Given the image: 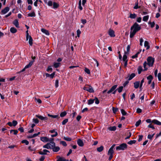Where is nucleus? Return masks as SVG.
Returning <instances> with one entry per match:
<instances>
[{
    "instance_id": "9d476101",
    "label": "nucleus",
    "mask_w": 161,
    "mask_h": 161,
    "mask_svg": "<svg viewBox=\"0 0 161 161\" xmlns=\"http://www.w3.org/2000/svg\"><path fill=\"white\" fill-rule=\"evenodd\" d=\"M33 63L34 61H31L28 64L25 66L24 68L23 69L21 70H25L26 69L30 68L33 64Z\"/></svg>"
},
{
    "instance_id": "423d86ee",
    "label": "nucleus",
    "mask_w": 161,
    "mask_h": 161,
    "mask_svg": "<svg viewBox=\"0 0 161 161\" xmlns=\"http://www.w3.org/2000/svg\"><path fill=\"white\" fill-rule=\"evenodd\" d=\"M9 7H6L4 9L2 10L0 14H5L9 11Z\"/></svg>"
},
{
    "instance_id": "393cba45",
    "label": "nucleus",
    "mask_w": 161,
    "mask_h": 161,
    "mask_svg": "<svg viewBox=\"0 0 161 161\" xmlns=\"http://www.w3.org/2000/svg\"><path fill=\"white\" fill-rule=\"evenodd\" d=\"M48 116L51 117L53 118H60V117L58 115H52L49 114H47Z\"/></svg>"
},
{
    "instance_id": "f03ea898",
    "label": "nucleus",
    "mask_w": 161,
    "mask_h": 161,
    "mask_svg": "<svg viewBox=\"0 0 161 161\" xmlns=\"http://www.w3.org/2000/svg\"><path fill=\"white\" fill-rule=\"evenodd\" d=\"M141 29V26L136 22L130 28V30L137 32Z\"/></svg>"
},
{
    "instance_id": "774afa93",
    "label": "nucleus",
    "mask_w": 161,
    "mask_h": 161,
    "mask_svg": "<svg viewBox=\"0 0 161 161\" xmlns=\"http://www.w3.org/2000/svg\"><path fill=\"white\" fill-rule=\"evenodd\" d=\"M45 158V157L44 156H41L39 160L40 161H43Z\"/></svg>"
},
{
    "instance_id": "338daca9",
    "label": "nucleus",
    "mask_w": 161,
    "mask_h": 161,
    "mask_svg": "<svg viewBox=\"0 0 161 161\" xmlns=\"http://www.w3.org/2000/svg\"><path fill=\"white\" fill-rule=\"evenodd\" d=\"M135 96L134 94V93H133L131 94V95H130V99L131 100H133L135 97Z\"/></svg>"
},
{
    "instance_id": "58836bf2",
    "label": "nucleus",
    "mask_w": 161,
    "mask_h": 161,
    "mask_svg": "<svg viewBox=\"0 0 161 161\" xmlns=\"http://www.w3.org/2000/svg\"><path fill=\"white\" fill-rule=\"evenodd\" d=\"M123 88V86H120L118 88H117L116 89L119 93H120L122 92Z\"/></svg>"
},
{
    "instance_id": "ea45409f",
    "label": "nucleus",
    "mask_w": 161,
    "mask_h": 161,
    "mask_svg": "<svg viewBox=\"0 0 161 161\" xmlns=\"http://www.w3.org/2000/svg\"><path fill=\"white\" fill-rule=\"evenodd\" d=\"M67 114V113L65 111H64L61 112L60 114V116L61 117H64Z\"/></svg>"
},
{
    "instance_id": "cd10ccee",
    "label": "nucleus",
    "mask_w": 161,
    "mask_h": 161,
    "mask_svg": "<svg viewBox=\"0 0 161 161\" xmlns=\"http://www.w3.org/2000/svg\"><path fill=\"white\" fill-rule=\"evenodd\" d=\"M53 151L54 152H58L60 149V147H54L53 148Z\"/></svg>"
},
{
    "instance_id": "2eb2a0df",
    "label": "nucleus",
    "mask_w": 161,
    "mask_h": 161,
    "mask_svg": "<svg viewBox=\"0 0 161 161\" xmlns=\"http://www.w3.org/2000/svg\"><path fill=\"white\" fill-rule=\"evenodd\" d=\"M36 116L42 120H47V117H44L41 115H36Z\"/></svg>"
},
{
    "instance_id": "c03bdc74",
    "label": "nucleus",
    "mask_w": 161,
    "mask_h": 161,
    "mask_svg": "<svg viewBox=\"0 0 161 161\" xmlns=\"http://www.w3.org/2000/svg\"><path fill=\"white\" fill-rule=\"evenodd\" d=\"M68 119H65L62 122V125H65L68 122Z\"/></svg>"
},
{
    "instance_id": "a18cd8bd",
    "label": "nucleus",
    "mask_w": 161,
    "mask_h": 161,
    "mask_svg": "<svg viewBox=\"0 0 161 161\" xmlns=\"http://www.w3.org/2000/svg\"><path fill=\"white\" fill-rule=\"evenodd\" d=\"M13 132H14V135H16L18 133V131L17 130H10V133H11Z\"/></svg>"
},
{
    "instance_id": "e2e57ef3",
    "label": "nucleus",
    "mask_w": 161,
    "mask_h": 161,
    "mask_svg": "<svg viewBox=\"0 0 161 161\" xmlns=\"http://www.w3.org/2000/svg\"><path fill=\"white\" fill-rule=\"evenodd\" d=\"M58 80H56L55 82V86L56 87H58Z\"/></svg>"
},
{
    "instance_id": "20e7f679",
    "label": "nucleus",
    "mask_w": 161,
    "mask_h": 161,
    "mask_svg": "<svg viewBox=\"0 0 161 161\" xmlns=\"http://www.w3.org/2000/svg\"><path fill=\"white\" fill-rule=\"evenodd\" d=\"M83 89L84 90L87 91L90 93H93L94 92L92 87L89 85H86L84 87Z\"/></svg>"
},
{
    "instance_id": "f257e3e1",
    "label": "nucleus",
    "mask_w": 161,
    "mask_h": 161,
    "mask_svg": "<svg viewBox=\"0 0 161 161\" xmlns=\"http://www.w3.org/2000/svg\"><path fill=\"white\" fill-rule=\"evenodd\" d=\"M155 61V59L151 56L148 57L147 58V62L145 61L143 64L144 69L143 70H147L148 69V68L153 66Z\"/></svg>"
},
{
    "instance_id": "1a4fd4ad",
    "label": "nucleus",
    "mask_w": 161,
    "mask_h": 161,
    "mask_svg": "<svg viewBox=\"0 0 161 161\" xmlns=\"http://www.w3.org/2000/svg\"><path fill=\"white\" fill-rule=\"evenodd\" d=\"M117 87V85H115L113 86L111 89L107 92V93L108 94H109L113 92L115 90V89H116Z\"/></svg>"
},
{
    "instance_id": "72a5a7b5",
    "label": "nucleus",
    "mask_w": 161,
    "mask_h": 161,
    "mask_svg": "<svg viewBox=\"0 0 161 161\" xmlns=\"http://www.w3.org/2000/svg\"><path fill=\"white\" fill-rule=\"evenodd\" d=\"M104 147L103 146H101L100 147H98L97 148V151L99 152H102L103 150Z\"/></svg>"
},
{
    "instance_id": "864d4df0",
    "label": "nucleus",
    "mask_w": 161,
    "mask_h": 161,
    "mask_svg": "<svg viewBox=\"0 0 161 161\" xmlns=\"http://www.w3.org/2000/svg\"><path fill=\"white\" fill-rule=\"evenodd\" d=\"M60 143L64 146H66L67 145L66 142H65L63 141H60Z\"/></svg>"
},
{
    "instance_id": "5701e85b",
    "label": "nucleus",
    "mask_w": 161,
    "mask_h": 161,
    "mask_svg": "<svg viewBox=\"0 0 161 161\" xmlns=\"http://www.w3.org/2000/svg\"><path fill=\"white\" fill-rule=\"evenodd\" d=\"M36 16V14L34 11H32L31 13L28 14L27 17H34Z\"/></svg>"
},
{
    "instance_id": "412c9836",
    "label": "nucleus",
    "mask_w": 161,
    "mask_h": 161,
    "mask_svg": "<svg viewBox=\"0 0 161 161\" xmlns=\"http://www.w3.org/2000/svg\"><path fill=\"white\" fill-rule=\"evenodd\" d=\"M152 122L158 125H161V122L157 120H153L152 121Z\"/></svg>"
},
{
    "instance_id": "4d7b16f0",
    "label": "nucleus",
    "mask_w": 161,
    "mask_h": 161,
    "mask_svg": "<svg viewBox=\"0 0 161 161\" xmlns=\"http://www.w3.org/2000/svg\"><path fill=\"white\" fill-rule=\"evenodd\" d=\"M33 121L35 124H37L39 122V120L37 119H33Z\"/></svg>"
},
{
    "instance_id": "473e14b6",
    "label": "nucleus",
    "mask_w": 161,
    "mask_h": 161,
    "mask_svg": "<svg viewBox=\"0 0 161 161\" xmlns=\"http://www.w3.org/2000/svg\"><path fill=\"white\" fill-rule=\"evenodd\" d=\"M95 100V99H90L88 101V102L87 103L88 104V105H91V104H93L94 103Z\"/></svg>"
},
{
    "instance_id": "7ed1b4c3",
    "label": "nucleus",
    "mask_w": 161,
    "mask_h": 161,
    "mask_svg": "<svg viewBox=\"0 0 161 161\" xmlns=\"http://www.w3.org/2000/svg\"><path fill=\"white\" fill-rule=\"evenodd\" d=\"M127 146L126 143H123L119 146L116 147V150H124L127 148Z\"/></svg>"
},
{
    "instance_id": "37998d69",
    "label": "nucleus",
    "mask_w": 161,
    "mask_h": 161,
    "mask_svg": "<svg viewBox=\"0 0 161 161\" xmlns=\"http://www.w3.org/2000/svg\"><path fill=\"white\" fill-rule=\"evenodd\" d=\"M109 130L111 131H114L116 130V127L115 126L109 127Z\"/></svg>"
},
{
    "instance_id": "2f4dec72",
    "label": "nucleus",
    "mask_w": 161,
    "mask_h": 161,
    "mask_svg": "<svg viewBox=\"0 0 161 161\" xmlns=\"http://www.w3.org/2000/svg\"><path fill=\"white\" fill-rule=\"evenodd\" d=\"M138 1H137L135 3V6L133 8L134 9H136L140 8V7L138 5Z\"/></svg>"
},
{
    "instance_id": "6e6d98bb",
    "label": "nucleus",
    "mask_w": 161,
    "mask_h": 161,
    "mask_svg": "<svg viewBox=\"0 0 161 161\" xmlns=\"http://www.w3.org/2000/svg\"><path fill=\"white\" fill-rule=\"evenodd\" d=\"M43 147V148H46L47 149H50V148H49V146L48 143H47L46 144L44 145Z\"/></svg>"
},
{
    "instance_id": "5fc2aeb1",
    "label": "nucleus",
    "mask_w": 161,
    "mask_h": 161,
    "mask_svg": "<svg viewBox=\"0 0 161 161\" xmlns=\"http://www.w3.org/2000/svg\"><path fill=\"white\" fill-rule=\"evenodd\" d=\"M147 79L148 80H152L153 79V77L152 75H150L147 77Z\"/></svg>"
},
{
    "instance_id": "09e8293b",
    "label": "nucleus",
    "mask_w": 161,
    "mask_h": 161,
    "mask_svg": "<svg viewBox=\"0 0 161 161\" xmlns=\"http://www.w3.org/2000/svg\"><path fill=\"white\" fill-rule=\"evenodd\" d=\"M121 112L122 114L124 116L126 115L127 114V113L123 109L121 110Z\"/></svg>"
},
{
    "instance_id": "c85d7f7f",
    "label": "nucleus",
    "mask_w": 161,
    "mask_h": 161,
    "mask_svg": "<svg viewBox=\"0 0 161 161\" xmlns=\"http://www.w3.org/2000/svg\"><path fill=\"white\" fill-rule=\"evenodd\" d=\"M29 43L30 46H31L33 44V39L32 37L31 36H30L29 37Z\"/></svg>"
},
{
    "instance_id": "6e6552de",
    "label": "nucleus",
    "mask_w": 161,
    "mask_h": 161,
    "mask_svg": "<svg viewBox=\"0 0 161 161\" xmlns=\"http://www.w3.org/2000/svg\"><path fill=\"white\" fill-rule=\"evenodd\" d=\"M55 75V72H53L51 74H48V73H46L44 75H46V77H48L50 79H53Z\"/></svg>"
},
{
    "instance_id": "f3484780",
    "label": "nucleus",
    "mask_w": 161,
    "mask_h": 161,
    "mask_svg": "<svg viewBox=\"0 0 161 161\" xmlns=\"http://www.w3.org/2000/svg\"><path fill=\"white\" fill-rule=\"evenodd\" d=\"M41 31L42 33L45 34L47 35H49V31L44 28H42L41 29Z\"/></svg>"
},
{
    "instance_id": "052dcab7",
    "label": "nucleus",
    "mask_w": 161,
    "mask_h": 161,
    "mask_svg": "<svg viewBox=\"0 0 161 161\" xmlns=\"http://www.w3.org/2000/svg\"><path fill=\"white\" fill-rule=\"evenodd\" d=\"M95 99V103L96 104H98L99 103V101L97 97H95V98L94 99Z\"/></svg>"
},
{
    "instance_id": "a19ab883",
    "label": "nucleus",
    "mask_w": 161,
    "mask_h": 161,
    "mask_svg": "<svg viewBox=\"0 0 161 161\" xmlns=\"http://www.w3.org/2000/svg\"><path fill=\"white\" fill-rule=\"evenodd\" d=\"M155 135V133H153L152 135L148 134L147 136V138L150 140H152Z\"/></svg>"
},
{
    "instance_id": "0e129e2a",
    "label": "nucleus",
    "mask_w": 161,
    "mask_h": 161,
    "mask_svg": "<svg viewBox=\"0 0 161 161\" xmlns=\"http://www.w3.org/2000/svg\"><path fill=\"white\" fill-rule=\"evenodd\" d=\"M81 23L85 25L86 23V19H81Z\"/></svg>"
},
{
    "instance_id": "dca6fc26",
    "label": "nucleus",
    "mask_w": 161,
    "mask_h": 161,
    "mask_svg": "<svg viewBox=\"0 0 161 161\" xmlns=\"http://www.w3.org/2000/svg\"><path fill=\"white\" fill-rule=\"evenodd\" d=\"M53 8L55 9H56L59 6V4L55 2H54L53 3Z\"/></svg>"
},
{
    "instance_id": "9b49d317",
    "label": "nucleus",
    "mask_w": 161,
    "mask_h": 161,
    "mask_svg": "<svg viewBox=\"0 0 161 161\" xmlns=\"http://www.w3.org/2000/svg\"><path fill=\"white\" fill-rule=\"evenodd\" d=\"M108 34L111 37H114L115 36L114 31L113 30L109 29L108 30Z\"/></svg>"
},
{
    "instance_id": "a878e982",
    "label": "nucleus",
    "mask_w": 161,
    "mask_h": 161,
    "mask_svg": "<svg viewBox=\"0 0 161 161\" xmlns=\"http://www.w3.org/2000/svg\"><path fill=\"white\" fill-rule=\"evenodd\" d=\"M136 33V32H135L133 31L132 30H130V38L133 37Z\"/></svg>"
},
{
    "instance_id": "bf43d9fd",
    "label": "nucleus",
    "mask_w": 161,
    "mask_h": 161,
    "mask_svg": "<svg viewBox=\"0 0 161 161\" xmlns=\"http://www.w3.org/2000/svg\"><path fill=\"white\" fill-rule=\"evenodd\" d=\"M81 33V31L79 29H78L77 31V36L78 37H80V34Z\"/></svg>"
},
{
    "instance_id": "680f3d73",
    "label": "nucleus",
    "mask_w": 161,
    "mask_h": 161,
    "mask_svg": "<svg viewBox=\"0 0 161 161\" xmlns=\"http://www.w3.org/2000/svg\"><path fill=\"white\" fill-rule=\"evenodd\" d=\"M143 42H144L143 39V38H141L140 40V45L141 46H142V43Z\"/></svg>"
},
{
    "instance_id": "c9c22d12",
    "label": "nucleus",
    "mask_w": 161,
    "mask_h": 161,
    "mask_svg": "<svg viewBox=\"0 0 161 161\" xmlns=\"http://www.w3.org/2000/svg\"><path fill=\"white\" fill-rule=\"evenodd\" d=\"M136 141L135 140H131L127 142V144L129 145H132L134 144H135L136 142Z\"/></svg>"
},
{
    "instance_id": "0eeeda50",
    "label": "nucleus",
    "mask_w": 161,
    "mask_h": 161,
    "mask_svg": "<svg viewBox=\"0 0 161 161\" xmlns=\"http://www.w3.org/2000/svg\"><path fill=\"white\" fill-rule=\"evenodd\" d=\"M41 140L43 142H46L49 141H51L53 140V139L52 138L51 140H49V139L47 137H42L40 138Z\"/></svg>"
},
{
    "instance_id": "4468645a",
    "label": "nucleus",
    "mask_w": 161,
    "mask_h": 161,
    "mask_svg": "<svg viewBox=\"0 0 161 161\" xmlns=\"http://www.w3.org/2000/svg\"><path fill=\"white\" fill-rule=\"evenodd\" d=\"M13 24L16 26V27L19 28V23L18 19H16L13 22Z\"/></svg>"
},
{
    "instance_id": "13d9d810",
    "label": "nucleus",
    "mask_w": 161,
    "mask_h": 161,
    "mask_svg": "<svg viewBox=\"0 0 161 161\" xmlns=\"http://www.w3.org/2000/svg\"><path fill=\"white\" fill-rule=\"evenodd\" d=\"M158 80L161 81V73H158Z\"/></svg>"
},
{
    "instance_id": "bb28decb",
    "label": "nucleus",
    "mask_w": 161,
    "mask_h": 161,
    "mask_svg": "<svg viewBox=\"0 0 161 161\" xmlns=\"http://www.w3.org/2000/svg\"><path fill=\"white\" fill-rule=\"evenodd\" d=\"M114 153V151L113 149L109 148V149L108 152V155L113 156V154Z\"/></svg>"
},
{
    "instance_id": "a211bd4d",
    "label": "nucleus",
    "mask_w": 161,
    "mask_h": 161,
    "mask_svg": "<svg viewBox=\"0 0 161 161\" xmlns=\"http://www.w3.org/2000/svg\"><path fill=\"white\" fill-rule=\"evenodd\" d=\"M77 142L78 145L80 147H82L84 145V143L80 139L78 140Z\"/></svg>"
},
{
    "instance_id": "ddd939ff",
    "label": "nucleus",
    "mask_w": 161,
    "mask_h": 161,
    "mask_svg": "<svg viewBox=\"0 0 161 161\" xmlns=\"http://www.w3.org/2000/svg\"><path fill=\"white\" fill-rule=\"evenodd\" d=\"M47 153H49V151L47 149H44L42 151H39L38 153L41 155L47 154Z\"/></svg>"
},
{
    "instance_id": "79ce46f5",
    "label": "nucleus",
    "mask_w": 161,
    "mask_h": 161,
    "mask_svg": "<svg viewBox=\"0 0 161 161\" xmlns=\"http://www.w3.org/2000/svg\"><path fill=\"white\" fill-rule=\"evenodd\" d=\"M141 123V121L140 119L139 120L137 121L135 124V126L136 127H138L139 125Z\"/></svg>"
},
{
    "instance_id": "de8ad7c7",
    "label": "nucleus",
    "mask_w": 161,
    "mask_h": 161,
    "mask_svg": "<svg viewBox=\"0 0 161 161\" xmlns=\"http://www.w3.org/2000/svg\"><path fill=\"white\" fill-rule=\"evenodd\" d=\"M21 143H25L26 145H28L29 143L28 141L26 140H24L22 141Z\"/></svg>"
},
{
    "instance_id": "b1692460",
    "label": "nucleus",
    "mask_w": 161,
    "mask_h": 161,
    "mask_svg": "<svg viewBox=\"0 0 161 161\" xmlns=\"http://www.w3.org/2000/svg\"><path fill=\"white\" fill-rule=\"evenodd\" d=\"M10 31L12 33H14L17 32V29L14 27H12L10 28Z\"/></svg>"
},
{
    "instance_id": "aec40b11",
    "label": "nucleus",
    "mask_w": 161,
    "mask_h": 161,
    "mask_svg": "<svg viewBox=\"0 0 161 161\" xmlns=\"http://www.w3.org/2000/svg\"><path fill=\"white\" fill-rule=\"evenodd\" d=\"M144 46L145 47H146V49L148 50L150 48V46L148 42L145 41L144 42Z\"/></svg>"
},
{
    "instance_id": "8fccbe9b",
    "label": "nucleus",
    "mask_w": 161,
    "mask_h": 161,
    "mask_svg": "<svg viewBox=\"0 0 161 161\" xmlns=\"http://www.w3.org/2000/svg\"><path fill=\"white\" fill-rule=\"evenodd\" d=\"M112 110L113 113L115 114V113L118 110V108L113 107L112 108Z\"/></svg>"
},
{
    "instance_id": "4be33fe9",
    "label": "nucleus",
    "mask_w": 161,
    "mask_h": 161,
    "mask_svg": "<svg viewBox=\"0 0 161 161\" xmlns=\"http://www.w3.org/2000/svg\"><path fill=\"white\" fill-rule=\"evenodd\" d=\"M134 87L136 89L138 88L140 85V81H136L134 83Z\"/></svg>"
},
{
    "instance_id": "4c0bfd02",
    "label": "nucleus",
    "mask_w": 161,
    "mask_h": 161,
    "mask_svg": "<svg viewBox=\"0 0 161 161\" xmlns=\"http://www.w3.org/2000/svg\"><path fill=\"white\" fill-rule=\"evenodd\" d=\"M81 1L80 0L78 2V5H79L78 8H79V9L80 10H82L83 9V8H82V7L81 6Z\"/></svg>"
},
{
    "instance_id": "7c9ffc66",
    "label": "nucleus",
    "mask_w": 161,
    "mask_h": 161,
    "mask_svg": "<svg viewBox=\"0 0 161 161\" xmlns=\"http://www.w3.org/2000/svg\"><path fill=\"white\" fill-rule=\"evenodd\" d=\"M148 24L149 25H150V27L152 28H153L155 25V23L154 21L151 22V21H149L148 23Z\"/></svg>"
},
{
    "instance_id": "69168bd1",
    "label": "nucleus",
    "mask_w": 161,
    "mask_h": 161,
    "mask_svg": "<svg viewBox=\"0 0 161 161\" xmlns=\"http://www.w3.org/2000/svg\"><path fill=\"white\" fill-rule=\"evenodd\" d=\"M139 138L138 139V142H140L141 141L143 138V136L142 135H139Z\"/></svg>"
},
{
    "instance_id": "603ef678",
    "label": "nucleus",
    "mask_w": 161,
    "mask_h": 161,
    "mask_svg": "<svg viewBox=\"0 0 161 161\" xmlns=\"http://www.w3.org/2000/svg\"><path fill=\"white\" fill-rule=\"evenodd\" d=\"M12 123L13 126H16L18 124L17 122L16 121L14 120L13 121Z\"/></svg>"
},
{
    "instance_id": "e433bc0d",
    "label": "nucleus",
    "mask_w": 161,
    "mask_h": 161,
    "mask_svg": "<svg viewBox=\"0 0 161 161\" xmlns=\"http://www.w3.org/2000/svg\"><path fill=\"white\" fill-rule=\"evenodd\" d=\"M135 76V73H132L131 74L128 78L129 80H131L132 78H133Z\"/></svg>"
},
{
    "instance_id": "f704fd0d",
    "label": "nucleus",
    "mask_w": 161,
    "mask_h": 161,
    "mask_svg": "<svg viewBox=\"0 0 161 161\" xmlns=\"http://www.w3.org/2000/svg\"><path fill=\"white\" fill-rule=\"evenodd\" d=\"M149 17V16L148 15L144 16L142 20L144 21L147 22L148 19Z\"/></svg>"
},
{
    "instance_id": "49530a36",
    "label": "nucleus",
    "mask_w": 161,
    "mask_h": 161,
    "mask_svg": "<svg viewBox=\"0 0 161 161\" xmlns=\"http://www.w3.org/2000/svg\"><path fill=\"white\" fill-rule=\"evenodd\" d=\"M53 3L52 1L51 0L49 1L47 3V5L50 7L52 6H53Z\"/></svg>"
},
{
    "instance_id": "6ab92c4d",
    "label": "nucleus",
    "mask_w": 161,
    "mask_h": 161,
    "mask_svg": "<svg viewBox=\"0 0 161 161\" xmlns=\"http://www.w3.org/2000/svg\"><path fill=\"white\" fill-rule=\"evenodd\" d=\"M61 63L59 62H54L52 66L54 67L55 68H58L61 65Z\"/></svg>"
},
{
    "instance_id": "3c124183",
    "label": "nucleus",
    "mask_w": 161,
    "mask_h": 161,
    "mask_svg": "<svg viewBox=\"0 0 161 161\" xmlns=\"http://www.w3.org/2000/svg\"><path fill=\"white\" fill-rule=\"evenodd\" d=\"M64 139L67 141H71V138H70V137H64Z\"/></svg>"
},
{
    "instance_id": "39448f33",
    "label": "nucleus",
    "mask_w": 161,
    "mask_h": 161,
    "mask_svg": "<svg viewBox=\"0 0 161 161\" xmlns=\"http://www.w3.org/2000/svg\"><path fill=\"white\" fill-rule=\"evenodd\" d=\"M127 53L126 52H125V54L123 55V58H122V61L123 62H124V66L125 67L126 66L128 62V60L127 59V56L126 55Z\"/></svg>"
},
{
    "instance_id": "f8f14e48",
    "label": "nucleus",
    "mask_w": 161,
    "mask_h": 161,
    "mask_svg": "<svg viewBox=\"0 0 161 161\" xmlns=\"http://www.w3.org/2000/svg\"><path fill=\"white\" fill-rule=\"evenodd\" d=\"M50 149H53V147L55 146V143L51 141L50 142L48 143Z\"/></svg>"
},
{
    "instance_id": "c756f323",
    "label": "nucleus",
    "mask_w": 161,
    "mask_h": 161,
    "mask_svg": "<svg viewBox=\"0 0 161 161\" xmlns=\"http://www.w3.org/2000/svg\"><path fill=\"white\" fill-rule=\"evenodd\" d=\"M136 14L134 13V14H130L129 18H130L131 19H135L136 17Z\"/></svg>"
}]
</instances>
